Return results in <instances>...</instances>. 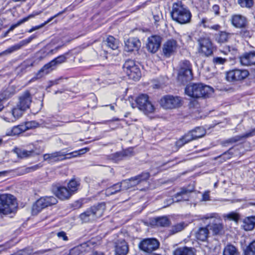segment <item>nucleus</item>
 Here are the masks:
<instances>
[{
  "label": "nucleus",
  "instance_id": "nucleus-1",
  "mask_svg": "<svg viewBox=\"0 0 255 255\" xmlns=\"http://www.w3.org/2000/svg\"><path fill=\"white\" fill-rule=\"evenodd\" d=\"M170 14L173 20L181 24L189 23L192 16L188 7L180 1L173 3Z\"/></svg>",
  "mask_w": 255,
  "mask_h": 255
},
{
  "label": "nucleus",
  "instance_id": "nucleus-54",
  "mask_svg": "<svg viewBox=\"0 0 255 255\" xmlns=\"http://www.w3.org/2000/svg\"><path fill=\"white\" fill-rule=\"evenodd\" d=\"M226 217L229 220L234 221L236 222H237L240 218V215L237 213L235 212H231L229 214H228Z\"/></svg>",
  "mask_w": 255,
  "mask_h": 255
},
{
  "label": "nucleus",
  "instance_id": "nucleus-43",
  "mask_svg": "<svg viewBox=\"0 0 255 255\" xmlns=\"http://www.w3.org/2000/svg\"><path fill=\"white\" fill-rule=\"evenodd\" d=\"M191 132L195 139L201 138L206 134V130L202 127H196Z\"/></svg>",
  "mask_w": 255,
  "mask_h": 255
},
{
  "label": "nucleus",
  "instance_id": "nucleus-64",
  "mask_svg": "<svg viewBox=\"0 0 255 255\" xmlns=\"http://www.w3.org/2000/svg\"><path fill=\"white\" fill-rule=\"evenodd\" d=\"M219 6L217 4H215L212 6V11L215 13V14L218 15L219 14Z\"/></svg>",
  "mask_w": 255,
  "mask_h": 255
},
{
  "label": "nucleus",
  "instance_id": "nucleus-7",
  "mask_svg": "<svg viewBox=\"0 0 255 255\" xmlns=\"http://www.w3.org/2000/svg\"><path fill=\"white\" fill-rule=\"evenodd\" d=\"M160 104L165 109H172L181 106L182 101L180 97L168 95L163 96L160 99Z\"/></svg>",
  "mask_w": 255,
  "mask_h": 255
},
{
  "label": "nucleus",
  "instance_id": "nucleus-35",
  "mask_svg": "<svg viewBox=\"0 0 255 255\" xmlns=\"http://www.w3.org/2000/svg\"><path fill=\"white\" fill-rule=\"evenodd\" d=\"M223 255H240V253L235 246L228 244L224 249Z\"/></svg>",
  "mask_w": 255,
  "mask_h": 255
},
{
  "label": "nucleus",
  "instance_id": "nucleus-5",
  "mask_svg": "<svg viewBox=\"0 0 255 255\" xmlns=\"http://www.w3.org/2000/svg\"><path fill=\"white\" fill-rule=\"evenodd\" d=\"M57 202L58 200L55 196L42 197L38 199L33 204L32 208V213L34 215H36L42 209L55 205Z\"/></svg>",
  "mask_w": 255,
  "mask_h": 255
},
{
  "label": "nucleus",
  "instance_id": "nucleus-29",
  "mask_svg": "<svg viewBox=\"0 0 255 255\" xmlns=\"http://www.w3.org/2000/svg\"><path fill=\"white\" fill-rule=\"evenodd\" d=\"M243 227L246 231H251L255 226V216L245 218L243 221Z\"/></svg>",
  "mask_w": 255,
  "mask_h": 255
},
{
  "label": "nucleus",
  "instance_id": "nucleus-37",
  "mask_svg": "<svg viewBox=\"0 0 255 255\" xmlns=\"http://www.w3.org/2000/svg\"><path fill=\"white\" fill-rule=\"evenodd\" d=\"M186 226L184 222H180L171 226L169 230V235H172L182 231Z\"/></svg>",
  "mask_w": 255,
  "mask_h": 255
},
{
  "label": "nucleus",
  "instance_id": "nucleus-62",
  "mask_svg": "<svg viewBox=\"0 0 255 255\" xmlns=\"http://www.w3.org/2000/svg\"><path fill=\"white\" fill-rule=\"evenodd\" d=\"M210 192L209 191H205L202 195V200L204 201H207L210 200Z\"/></svg>",
  "mask_w": 255,
  "mask_h": 255
},
{
  "label": "nucleus",
  "instance_id": "nucleus-63",
  "mask_svg": "<svg viewBox=\"0 0 255 255\" xmlns=\"http://www.w3.org/2000/svg\"><path fill=\"white\" fill-rule=\"evenodd\" d=\"M107 182V180H103L101 183H99L98 184L102 188H104L107 187L108 186Z\"/></svg>",
  "mask_w": 255,
  "mask_h": 255
},
{
  "label": "nucleus",
  "instance_id": "nucleus-6",
  "mask_svg": "<svg viewBox=\"0 0 255 255\" xmlns=\"http://www.w3.org/2000/svg\"><path fill=\"white\" fill-rule=\"evenodd\" d=\"M135 103L138 108L146 115L154 112V107L149 101L148 96L146 94L139 95L136 98Z\"/></svg>",
  "mask_w": 255,
  "mask_h": 255
},
{
  "label": "nucleus",
  "instance_id": "nucleus-12",
  "mask_svg": "<svg viewBox=\"0 0 255 255\" xmlns=\"http://www.w3.org/2000/svg\"><path fill=\"white\" fill-rule=\"evenodd\" d=\"M178 48V45L176 40L169 39L163 44V54L166 57H170L176 52Z\"/></svg>",
  "mask_w": 255,
  "mask_h": 255
},
{
  "label": "nucleus",
  "instance_id": "nucleus-13",
  "mask_svg": "<svg viewBox=\"0 0 255 255\" xmlns=\"http://www.w3.org/2000/svg\"><path fill=\"white\" fill-rule=\"evenodd\" d=\"M249 75L247 70L235 69L227 73L226 78L228 81L233 82L242 80Z\"/></svg>",
  "mask_w": 255,
  "mask_h": 255
},
{
  "label": "nucleus",
  "instance_id": "nucleus-47",
  "mask_svg": "<svg viewBox=\"0 0 255 255\" xmlns=\"http://www.w3.org/2000/svg\"><path fill=\"white\" fill-rule=\"evenodd\" d=\"M24 111H25L24 110H22L20 108V107L18 106L17 105L16 106L12 109L11 112L13 117L15 119H18L22 115Z\"/></svg>",
  "mask_w": 255,
  "mask_h": 255
},
{
  "label": "nucleus",
  "instance_id": "nucleus-8",
  "mask_svg": "<svg viewBox=\"0 0 255 255\" xmlns=\"http://www.w3.org/2000/svg\"><path fill=\"white\" fill-rule=\"evenodd\" d=\"M216 214H212L210 216L206 215L204 218L206 219H211V221H210L207 227L209 230L212 232L213 235H219L223 233L224 228L222 223L221 222V219L217 218L216 217Z\"/></svg>",
  "mask_w": 255,
  "mask_h": 255
},
{
  "label": "nucleus",
  "instance_id": "nucleus-44",
  "mask_svg": "<svg viewBox=\"0 0 255 255\" xmlns=\"http://www.w3.org/2000/svg\"><path fill=\"white\" fill-rule=\"evenodd\" d=\"M66 10H67V8H65L63 10L60 11L59 12L57 13L54 16H52L51 17L49 18L46 21H45L44 23L42 24L41 25L32 27L30 29H29L28 30V32L31 33L32 32H33V31L43 27L45 24L50 22L54 18L56 17L57 16H59V15H61L62 14L64 13Z\"/></svg>",
  "mask_w": 255,
  "mask_h": 255
},
{
  "label": "nucleus",
  "instance_id": "nucleus-19",
  "mask_svg": "<svg viewBox=\"0 0 255 255\" xmlns=\"http://www.w3.org/2000/svg\"><path fill=\"white\" fill-rule=\"evenodd\" d=\"M32 102V97L29 91L24 92L19 98L18 106L25 111L28 109Z\"/></svg>",
  "mask_w": 255,
  "mask_h": 255
},
{
  "label": "nucleus",
  "instance_id": "nucleus-18",
  "mask_svg": "<svg viewBox=\"0 0 255 255\" xmlns=\"http://www.w3.org/2000/svg\"><path fill=\"white\" fill-rule=\"evenodd\" d=\"M125 49L128 52L137 51L141 47V42L136 37H130L125 42Z\"/></svg>",
  "mask_w": 255,
  "mask_h": 255
},
{
  "label": "nucleus",
  "instance_id": "nucleus-24",
  "mask_svg": "<svg viewBox=\"0 0 255 255\" xmlns=\"http://www.w3.org/2000/svg\"><path fill=\"white\" fill-rule=\"evenodd\" d=\"M255 132V129H252L251 131L248 132L245 134L242 135H238L234 137H231L224 141V143H230L233 144L237 142L242 141L246 138L251 137L254 135Z\"/></svg>",
  "mask_w": 255,
  "mask_h": 255
},
{
  "label": "nucleus",
  "instance_id": "nucleus-50",
  "mask_svg": "<svg viewBox=\"0 0 255 255\" xmlns=\"http://www.w3.org/2000/svg\"><path fill=\"white\" fill-rule=\"evenodd\" d=\"M242 29L240 32V34L243 37L250 38L253 35L252 31L249 30L247 26L244 28H241Z\"/></svg>",
  "mask_w": 255,
  "mask_h": 255
},
{
  "label": "nucleus",
  "instance_id": "nucleus-11",
  "mask_svg": "<svg viewBox=\"0 0 255 255\" xmlns=\"http://www.w3.org/2000/svg\"><path fill=\"white\" fill-rule=\"evenodd\" d=\"M199 52L208 56L213 53V45L208 37H201L198 40Z\"/></svg>",
  "mask_w": 255,
  "mask_h": 255
},
{
  "label": "nucleus",
  "instance_id": "nucleus-61",
  "mask_svg": "<svg viewBox=\"0 0 255 255\" xmlns=\"http://www.w3.org/2000/svg\"><path fill=\"white\" fill-rule=\"evenodd\" d=\"M29 17L30 16H27L22 18V19L19 20L17 21V22L16 24L13 25V27H17L21 24L22 23L27 21L29 19Z\"/></svg>",
  "mask_w": 255,
  "mask_h": 255
},
{
  "label": "nucleus",
  "instance_id": "nucleus-45",
  "mask_svg": "<svg viewBox=\"0 0 255 255\" xmlns=\"http://www.w3.org/2000/svg\"><path fill=\"white\" fill-rule=\"evenodd\" d=\"M244 255H255V240L251 242L244 250Z\"/></svg>",
  "mask_w": 255,
  "mask_h": 255
},
{
  "label": "nucleus",
  "instance_id": "nucleus-4",
  "mask_svg": "<svg viewBox=\"0 0 255 255\" xmlns=\"http://www.w3.org/2000/svg\"><path fill=\"white\" fill-rule=\"evenodd\" d=\"M17 208L15 197L8 194L0 195V213L7 215L13 212Z\"/></svg>",
  "mask_w": 255,
  "mask_h": 255
},
{
  "label": "nucleus",
  "instance_id": "nucleus-27",
  "mask_svg": "<svg viewBox=\"0 0 255 255\" xmlns=\"http://www.w3.org/2000/svg\"><path fill=\"white\" fill-rule=\"evenodd\" d=\"M241 64H255V51L244 53L240 57Z\"/></svg>",
  "mask_w": 255,
  "mask_h": 255
},
{
  "label": "nucleus",
  "instance_id": "nucleus-59",
  "mask_svg": "<svg viewBox=\"0 0 255 255\" xmlns=\"http://www.w3.org/2000/svg\"><path fill=\"white\" fill-rule=\"evenodd\" d=\"M213 62L214 63H218V64H223L225 62H227V59L226 58H223L222 57H215L213 59Z\"/></svg>",
  "mask_w": 255,
  "mask_h": 255
},
{
  "label": "nucleus",
  "instance_id": "nucleus-34",
  "mask_svg": "<svg viewBox=\"0 0 255 255\" xmlns=\"http://www.w3.org/2000/svg\"><path fill=\"white\" fill-rule=\"evenodd\" d=\"M209 234V229L208 227L200 228L196 232L195 236L196 238L201 241H205L208 238Z\"/></svg>",
  "mask_w": 255,
  "mask_h": 255
},
{
  "label": "nucleus",
  "instance_id": "nucleus-21",
  "mask_svg": "<svg viewBox=\"0 0 255 255\" xmlns=\"http://www.w3.org/2000/svg\"><path fill=\"white\" fill-rule=\"evenodd\" d=\"M128 252V245L125 240H119L116 243L115 252L117 255H127Z\"/></svg>",
  "mask_w": 255,
  "mask_h": 255
},
{
  "label": "nucleus",
  "instance_id": "nucleus-51",
  "mask_svg": "<svg viewBox=\"0 0 255 255\" xmlns=\"http://www.w3.org/2000/svg\"><path fill=\"white\" fill-rule=\"evenodd\" d=\"M67 62L66 57L65 55H60L55 58L47 64H61L62 63Z\"/></svg>",
  "mask_w": 255,
  "mask_h": 255
},
{
  "label": "nucleus",
  "instance_id": "nucleus-55",
  "mask_svg": "<svg viewBox=\"0 0 255 255\" xmlns=\"http://www.w3.org/2000/svg\"><path fill=\"white\" fill-rule=\"evenodd\" d=\"M88 150V149L87 148L81 149L77 151H75L72 152L68 153V156H71V157H77L78 155L84 154V153L86 152Z\"/></svg>",
  "mask_w": 255,
  "mask_h": 255
},
{
  "label": "nucleus",
  "instance_id": "nucleus-58",
  "mask_svg": "<svg viewBox=\"0 0 255 255\" xmlns=\"http://www.w3.org/2000/svg\"><path fill=\"white\" fill-rule=\"evenodd\" d=\"M63 79V77H61L59 78H58L57 79H55L54 80L52 81H49V85L47 87V88H50L51 87H52L53 85H57L60 83V81Z\"/></svg>",
  "mask_w": 255,
  "mask_h": 255
},
{
  "label": "nucleus",
  "instance_id": "nucleus-40",
  "mask_svg": "<svg viewBox=\"0 0 255 255\" xmlns=\"http://www.w3.org/2000/svg\"><path fill=\"white\" fill-rule=\"evenodd\" d=\"M121 184L117 183L108 187L106 190V194L108 196L117 193L121 190Z\"/></svg>",
  "mask_w": 255,
  "mask_h": 255
},
{
  "label": "nucleus",
  "instance_id": "nucleus-56",
  "mask_svg": "<svg viewBox=\"0 0 255 255\" xmlns=\"http://www.w3.org/2000/svg\"><path fill=\"white\" fill-rule=\"evenodd\" d=\"M21 47H22V46L21 45V44L19 42L17 44H16L11 46L9 48H8L5 52H4V53H12L14 51H15L20 49Z\"/></svg>",
  "mask_w": 255,
  "mask_h": 255
},
{
  "label": "nucleus",
  "instance_id": "nucleus-52",
  "mask_svg": "<svg viewBox=\"0 0 255 255\" xmlns=\"http://www.w3.org/2000/svg\"><path fill=\"white\" fill-rule=\"evenodd\" d=\"M232 149V148H230L228 151L217 157V158H221L223 159L224 161L230 159L233 154V153L231 151Z\"/></svg>",
  "mask_w": 255,
  "mask_h": 255
},
{
  "label": "nucleus",
  "instance_id": "nucleus-57",
  "mask_svg": "<svg viewBox=\"0 0 255 255\" xmlns=\"http://www.w3.org/2000/svg\"><path fill=\"white\" fill-rule=\"evenodd\" d=\"M35 38V36L34 35H32L30 36V37H29L28 38L24 39V40L20 41L19 42L22 47L23 46H24V45L28 44L29 43H30Z\"/></svg>",
  "mask_w": 255,
  "mask_h": 255
},
{
  "label": "nucleus",
  "instance_id": "nucleus-32",
  "mask_svg": "<svg viewBox=\"0 0 255 255\" xmlns=\"http://www.w3.org/2000/svg\"><path fill=\"white\" fill-rule=\"evenodd\" d=\"M26 131L25 128L23 125H18L13 127L12 128L8 129L5 133V135L7 136L16 135Z\"/></svg>",
  "mask_w": 255,
  "mask_h": 255
},
{
  "label": "nucleus",
  "instance_id": "nucleus-31",
  "mask_svg": "<svg viewBox=\"0 0 255 255\" xmlns=\"http://www.w3.org/2000/svg\"><path fill=\"white\" fill-rule=\"evenodd\" d=\"M192 140H195V138L191 130L178 139L176 141V144L177 146L181 147Z\"/></svg>",
  "mask_w": 255,
  "mask_h": 255
},
{
  "label": "nucleus",
  "instance_id": "nucleus-20",
  "mask_svg": "<svg viewBox=\"0 0 255 255\" xmlns=\"http://www.w3.org/2000/svg\"><path fill=\"white\" fill-rule=\"evenodd\" d=\"M231 20L232 25L237 28L246 27L248 24L247 18L241 14L232 15Z\"/></svg>",
  "mask_w": 255,
  "mask_h": 255
},
{
  "label": "nucleus",
  "instance_id": "nucleus-17",
  "mask_svg": "<svg viewBox=\"0 0 255 255\" xmlns=\"http://www.w3.org/2000/svg\"><path fill=\"white\" fill-rule=\"evenodd\" d=\"M123 68L129 79L136 81L141 77V72L137 65H128L127 67L123 65Z\"/></svg>",
  "mask_w": 255,
  "mask_h": 255
},
{
  "label": "nucleus",
  "instance_id": "nucleus-49",
  "mask_svg": "<svg viewBox=\"0 0 255 255\" xmlns=\"http://www.w3.org/2000/svg\"><path fill=\"white\" fill-rule=\"evenodd\" d=\"M119 183L121 184V189L124 190H126L128 188H130L132 186H135V185H133V182L132 180H130V178L127 180H124Z\"/></svg>",
  "mask_w": 255,
  "mask_h": 255
},
{
  "label": "nucleus",
  "instance_id": "nucleus-53",
  "mask_svg": "<svg viewBox=\"0 0 255 255\" xmlns=\"http://www.w3.org/2000/svg\"><path fill=\"white\" fill-rule=\"evenodd\" d=\"M39 125V124L35 121L27 122L23 125L24 127L26 128V130L28 129L36 128Z\"/></svg>",
  "mask_w": 255,
  "mask_h": 255
},
{
  "label": "nucleus",
  "instance_id": "nucleus-28",
  "mask_svg": "<svg viewBox=\"0 0 255 255\" xmlns=\"http://www.w3.org/2000/svg\"><path fill=\"white\" fill-rule=\"evenodd\" d=\"M103 45L106 46L112 50H116L119 48V41L114 37L109 36L103 42Z\"/></svg>",
  "mask_w": 255,
  "mask_h": 255
},
{
  "label": "nucleus",
  "instance_id": "nucleus-3",
  "mask_svg": "<svg viewBox=\"0 0 255 255\" xmlns=\"http://www.w3.org/2000/svg\"><path fill=\"white\" fill-rule=\"evenodd\" d=\"M106 209V204L102 202L88 209L79 217L83 222H89L101 217Z\"/></svg>",
  "mask_w": 255,
  "mask_h": 255
},
{
  "label": "nucleus",
  "instance_id": "nucleus-15",
  "mask_svg": "<svg viewBox=\"0 0 255 255\" xmlns=\"http://www.w3.org/2000/svg\"><path fill=\"white\" fill-rule=\"evenodd\" d=\"M162 38L158 35H152L147 39V43L146 47L147 50L152 53H154L157 51L159 48Z\"/></svg>",
  "mask_w": 255,
  "mask_h": 255
},
{
  "label": "nucleus",
  "instance_id": "nucleus-38",
  "mask_svg": "<svg viewBox=\"0 0 255 255\" xmlns=\"http://www.w3.org/2000/svg\"><path fill=\"white\" fill-rule=\"evenodd\" d=\"M80 185V182L79 180L72 179L68 184V188L70 192L73 194L78 190Z\"/></svg>",
  "mask_w": 255,
  "mask_h": 255
},
{
  "label": "nucleus",
  "instance_id": "nucleus-23",
  "mask_svg": "<svg viewBox=\"0 0 255 255\" xmlns=\"http://www.w3.org/2000/svg\"><path fill=\"white\" fill-rule=\"evenodd\" d=\"M13 151L17 155L19 158H26L38 154L34 150H27L22 148L15 147Z\"/></svg>",
  "mask_w": 255,
  "mask_h": 255
},
{
  "label": "nucleus",
  "instance_id": "nucleus-46",
  "mask_svg": "<svg viewBox=\"0 0 255 255\" xmlns=\"http://www.w3.org/2000/svg\"><path fill=\"white\" fill-rule=\"evenodd\" d=\"M203 72L205 73L207 77H211L215 72V66L214 65H211V66H209L208 65H205L202 66Z\"/></svg>",
  "mask_w": 255,
  "mask_h": 255
},
{
  "label": "nucleus",
  "instance_id": "nucleus-36",
  "mask_svg": "<svg viewBox=\"0 0 255 255\" xmlns=\"http://www.w3.org/2000/svg\"><path fill=\"white\" fill-rule=\"evenodd\" d=\"M93 244V242H88L83 244L80 246L74 247L69 251L68 255H80L82 252L81 248L90 247Z\"/></svg>",
  "mask_w": 255,
  "mask_h": 255
},
{
  "label": "nucleus",
  "instance_id": "nucleus-16",
  "mask_svg": "<svg viewBox=\"0 0 255 255\" xmlns=\"http://www.w3.org/2000/svg\"><path fill=\"white\" fill-rule=\"evenodd\" d=\"M52 191L61 200H67L73 195L69 189L65 186L53 185Z\"/></svg>",
  "mask_w": 255,
  "mask_h": 255
},
{
  "label": "nucleus",
  "instance_id": "nucleus-14",
  "mask_svg": "<svg viewBox=\"0 0 255 255\" xmlns=\"http://www.w3.org/2000/svg\"><path fill=\"white\" fill-rule=\"evenodd\" d=\"M68 156V153L62 151H56L51 153H47L43 155V159L49 163L62 161L66 159L71 158Z\"/></svg>",
  "mask_w": 255,
  "mask_h": 255
},
{
  "label": "nucleus",
  "instance_id": "nucleus-2",
  "mask_svg": "<svg viewBox=\"0 0 255 255\" xmlns=\"http://www.w3.org/2000/svg\"><path fill=\"white\" fill-rule=\"evenodd\" d=\"M185 93L193 98H208L213 92V89L202 83H195L187 86Z\"/></svg>",
  "mask_w": 255,
  "mask_h": 255
},
{
  "label": "nucleus",
  "instance_id": "nucleus-9",
  "mask_svg": "<svg viewBox=\"0 0 255 255\" xmlns=\"http://www.w3.org/2000/svg\"><path fill=\"white\" fill-rule=\"evenodd\" d=\"M159 242L155 238H147L141 241L138 247L144 252L150 253L158 249Z\"/></svg>",
  "mask_w": 255,
  "mask_h": 255
},
{
  "label": "nucleus",
  "instance_id": "nucleus-25",
  "mask_svg": "<svg viewBox=\"0 0 255 255\" xmlns=\"http://www.w3.org/2000/svg\"><path fill=\"white\" fill-rule=\"evenodd\" d=\"M194 190V188H189L188 187H183L180 191L175 194V197L177 198L176 201L181 200H188V195Z\"/></svg>",
  "mask_w": 255,
  "mask_h": 255
},
{
  "label": "nucleus",
  "instance_id": "nucleus-60",
  "mask_svg": "<svg viewBox=\"0 0 255 255\" xmlns=\"http://www.w3.org/2000/svg\"><path fill=\"white\" fill-rule=\"evenodd\" d=\"M57 235L58 238L62 239L64 241H67L68 240L66 233L63 231L58 232Z\"/></svg>",
  "mask_w": 255,
  "mask_h": 255
},
{
  "label": "nucleus",
  "instance_id": "nucleus-39",
  "mask_svg": "<svg viewBox=\"0 0 255 255\" xmlns=\"http://www.w3.org/2000/svg\"><path fill=\"white\" fill-rule=\"evenodd\" d=\"M13 95L14 91L12 87H9L0 93V99L2 101L3 100L9 99Z\"/></svg>",
  "mask_w": 255,
  "mask_h": 255
},
{
  "label": "nucleus",
  "instance_id": "nucleus-48",
  "mask_svg": "<svg viewBox=\"0 0 255 255\" xmlns=\"http://www.w3.org/2000/svg\"><path fill=\"white\" fill-rule=\"evenodd\" d=\"M238 4L242 7L251 8L254 5L253 0H238Z\"/></svg>",
  "mask_w": 255,
  "mask_h": 255
},
{
  "label": "nucleus",
  "instance_id": "nucleus-10",
  "mask_svg": "<svg viewBox=\"0 0 255 255\" xmlns=\"http://www.w3.org/2000/svg\"><path fill=\"white\" fill-rule=\"evenodd\" d=\"M190 65H182L178 70L177 80L182 84H185L192 79L193 74Z\"/></svg>",
  "mask_w": 255,
  "mask_h": 255
},
{
  "label": "nucleus",
  "instance_id": "nucleus-41",
  "mask_svg": "<svg viewBox=\"0 0 255 255\" xmlns=\"http://www.w3.org/2000/svg\"><path fill=\"white\" fill-rule=\"evenodd\" d=\"M155 223L157 226L162 227H168L170 223L169 220L166 217H159L155 219Z\"/></svg>",
  "mask_w": 255,
  "mask_h": 255
},
{
  "label": "nucleus",
  "instance_id": "nucleus-22",
  "mask_svg": "<svg viewBox=\"0 0 255 255\" xmlns=\"http://www.w3.org/2000/svg\"><path fill=\"white\" fill-rule=\"evenodd\" d=\"M56 65H44L35 74L30 82L41 79L55 69Z\"/></svg>",
  "mask_w": 255,
  "mask_h": 255
},
{
  "label": "nucleus",
  "instance_id": "nucleus-42",
  "mask_svg": "<svg viewBox=\"0 0 255 255\" xmlns=\"http://www.w3.org/2000/svg\"><path fill=\"white\" fill-rule=\"evenodd\" d=\"M128 152L127 150L117 152L111 155L112 159L115 161H118L124 159L125 157L128 156Z\"/></svg>",
  "mask_w": 255,
  "mask_h": 255
},
{
  "label": "nucleus",
  "instance_id": "nucleus-26",
  "mask_svg": "<svg viewBox=\"0 0 255 255\" xmlns=\"http://www.w3.org/2000/svg\"><path fill=\"white\" fill-rule=\"evenodd\" d=\"M231 35V33L227 32L225 31H220L215 34L214 38L217 43L222 44L229 41Z\"/></svg>",
  "mask_w": 255,
  "mask_h": 255
},
{
  "label": "nucleus",
  "instance_id": "nucleus-33",
  "mask_svg": "<svg viewBox=\"0 0 255 255\" xmlns=\"http://www.w3.org/2000/svg\"><path fill=\"white\" fill-rule=\"evenodd\" d=\"M150 176L148 172H142L140 174L130 178V180L133 182V185H137L143 181L147 180Z\"/></svg>",
  "mask_w": 255,
  "mask_h": 255
},
{
  "label": "nucleus",
  "instance_id": "nucleus-30",
  "mask_svg": "<svg viewBox=\"0 0 255 255\" xmlns=\"http://www.w3.org/2000/svg\"><path fill=\"white\" fill-rule=\"evenodd\" d=\"M173 255H195V253L193 248L185 247L176 249Z\"/></svg>",
  "mask_w": 255,
  "mask_h": 255
}]
</instances>
